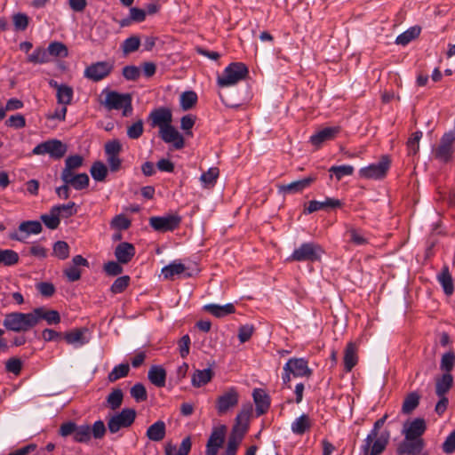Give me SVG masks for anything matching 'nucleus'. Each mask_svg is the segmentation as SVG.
Returning <instances> with one entry per match:
<instances>
[{"mask_svg": "<svg viewBox=\"0 0 455 455\" xmlns=\"http://www.w3.org/2000/svg\"><path fill=\"white\" fill-rule=\"evenodd\" d=\"M252 413V405H243L240 412L235 417V423L228 436L227 446L221 455H236L237 450L248 431L249 421Z\"/></svg>", "mask_w": 455, "mask_h": 455, "instance_id": "1", "label": "nucleus"}, {"mask_svg": "<svg viewBox=\"0 0 455 455\" xmlns=\"http://www.w3.org/2000/svg\"><path fill=\"white\" fill-rule=\"evenodd\" d=\"M387 417V414H385L374 423L372 429L362 445L363 455H379L386 449L390 434L388 431L379 434V430L385 424Z\"/></svg>", "mask_w": 455, "mask_h": 455, "instance_id": "2", "label": "nucleus"}, {"mask_svg": "<svg viewBox=\"0 0 455 455\" xmlns=\"http://www.w3.org/2000/svg\"><path fill=\"white\" fill-rule=\"evenodd\" d=\"M3 324L9 331L21 332L35 327L36 321L33 311L30 313L12 312L5 315Z\"/></svg>", "mask_w": 455, "mask_h": 455, "instance_id": "3", "label": "nucleus"}, {"mask_svg": "<svg viewBox=\"0 0 455 455\" xmlns=\"http://www.w3.org/2000/svg\"><path fill=\"white\" fill-rule=\"evenodd\" d=\"M248 73V68L243 63L233 62L224 69L221 76H218L217 84L220 87L233 86L243 80Z\"/></svg>", "mask_w": 455, "mask_h": 455, "instance_id": "4", "label": "nucleus"}, {"mask_svg": "<svg viewBox=\"0 0 455 455\" xmlns=\"http://www.w3.org/2000/svg\"><path fill=\"white\" fill-rule=\"evenodd\" d=\"M108 110H123L124 116H129L132 112V96L129 93H119L115 91H107L102 102Z\"/></svg>", "mask_w": 455, "mask_h": 455, "instance_id": "5", "label": "nucleus"}, {"mask_svg": "<svg viewBox=\"0 0 455 455\" xmlns=\"http://www.w3.org/2000/svg\"><path fill=\"white\" fill-rule=\"evenodd\" d=\"M391 161L387 156H382L379 162L371 164L359 170V176L366 180L383 179L390 167Z\"/></svg>", "mask_w": 455, "mask_h": 455, "instance_id": "6", "label": "nucleus"}, {"mask_svg": "<svg viewBox=\"0 0 455 455\" xmlns=\"http://www.w3.org/2000/svg\"><path fill=\"white\" fill-rule=\"evenodd\" d=\"M68 148L59 140H49L36 146L32 153L33 155L48 154L53 159H60L67 153Z\"/></svg>", "mask_w": 455, "mask_h": 455, "instance_id": "7", "label": "nucleus"}, {"mask_svg": "<svg viewBox=\"0 0 455 455\" xmlns=\"http://www.w3.org/2000/svg\"><path fill=\"white\" fill-rule=\"evenodd\" d=\"M136 411L134 409L125 408L119 413L111 417L108 421V427L110 433L115 434L123 427H130L135 420Z\"/></svg>", "mask_w": 455, "mask_h": 455, "instance_id": "8", "label": "nucleus"}, {"mask_svg": "<svg viewBox=\"0 0 455 455\" xmlns=\"http://www.w3.org/2000/svg\"><path fill=\"white\" fill-rule=\"evenodd\" d=\"M239 402V393L235 387L228 388L223 394L216 399V410L220 416L228 413L230 410L236 407Z\"/></svg>", "mask_w": 455, "mask_h": 455, "instance_id": "9", "label": "nucleus"}, {"mask_svg": "<svg viewBox=\"0 0 455 455\" xmlns=\"http://www.w3.org/2000/svg\"><path fill=\"white\" fill-rule=\"evenodd\" d=\"M321 247L314 243H304L294 250L289 259L293 261H315L320 259Z\"/></svg>", "mask_w": 455, "mask_h": 455, "instance_id": "10", "label": "nucleus"}, {"mask_svg": "<svg viewBox=\"0 0 455 455\" xmlns=\"http://www.w3.org/2000/svg\"><path fill=\"white\" fill-rule=\"evenodd\" d=\"M180 222L181 218L175 214L151 217L149 219L150 226L158 232L172 231L180 226Z\"/></svg>", "mask_w": 455, "mask_h": 455, "instance_id": "11", "label": "nucleus"}, {"mask_svg": "<svg viewBox=\"0 0 455 455\" xmlns=\"http://www.w3.org/2000/svg\"><path fill=\"white\" fill-rule=\"evenodd\" d=\"M42 224L37 220L23 221L19 225L18 230L11 233L9 238L15 241L24 242L30 235H37L42 232Z\"/></svg>", "mask_w": 455, "mask_h": 455, "instance_id": "12", "label": "nucleus"}, {"mask_svg": "<svg viewBox=\"0 0 455 455\" xmlns=\"http://www.w3.org/2000/svg\"><path fill=\"white\" fill-rule=\"evenodd\" d=\"M113 65L108 61H99L88 66L84 76L92 81L99 82L107 77L112 71Z\"/></svg>", "mask_w": 455, "mask_h": 455, "instance_id": "13", "label": "nucleus"}, {"mask_svg": "<svg viewBox=\"0 0 455 455\" xmlns=\"http://www.w3.org/2000/svg\"><path fill=\"white\" fill-rule=\"evenodd\" d=\"M455 143V137L453 134L444 133L440 140L439 146L434 151L435 158L448 162L453 154V144Z\"/></svg>", "mask_w": 455, "mask_h": 455, "instance_id": "14", "label": "nucleus"}, {"mask_svg": "<svg viewBox=\"0 0 455 455\" xmlns=\"http://www.w3.org/2000/svg\"><path fill=\"white\" fill-rule=\"evenodd\" d=\"M291 371L294 377H310L312 370L304 358H291L283 366V371Z\"/></svg>", "mask_w": 455, "mask_h": 455, "instance_id": "15", "label": "nucleus"}, {"mask_svg": "<svg viewBox=\"0 0 455 455\" xmlns=\"http://www.w3.org/2000/svg\"><path fill=\"white\" fill-rule=\"evenodd\" d=\"M151 121L152 127H166L172 124V111L167 108H158L151 111L148 116Z\"/></svg>", "mask_w": 455, "mask_h": 455, "instance_id": "16", "label": "nucleus"}, {"mask_svg": "<svg viewBox=\"0 0 455 455\" xmlns=\"http://www.w3.org/2000/svg\"><path fill=\"white\" fill-rule=\"evenodd\" d=\"M159 134L165 143L172 144L176 149H181L185 145L183 136L172 124L162 127Z\"/></svg>", "mask_w": 455, "mask_h": 455, "instance_id": "17", "label": "nucleus"}, {"mask_svg": "<svg viewBox=\"0 0 455 455\" xmlns=\"http://www.w3.org/2000/svg\"><path fill=\"white\" fill-rule=\"evenodd\" d=\"M427 429L424 419L417 418L403 427V433L405 439L421 438Z\"/></svg>", "mask_w": 455, "mask_h": 455, "instance_id": "18", "label": "nucleus"}, {"mask_svg": "<svg viewBox=\"0 0 455 455\" xmlns=\"http://www.w3.org/2000/svg\"><path fill=\"white\" fill-rule=\"evenodd\" d=\"M424 448L422 438L405 439L399 444L397 452L399 454L417 455Z\"/></svg>", "mask_w": 455, "mask_h": 455, "instance_id": "19", "label": "nucleus"}, {"mask_svg": "<svg viewBox=\"0 0 455 455\" xmlns=\"http://www.w3.org/2000/svg\"><path fill=\"white\" fill-rule=\"evenodd\" d=\"M60 179L64 183L73 187L76 190H82L86 188L89 186V176L86 173H79L76 172L69 174H60Z\"/></svg>", "mask_w": 455, "mask_h": 455, "instance_id": "20", "label": "nucleus"}, {"mask_svg": "<svg viewBox=\"0 0 455 455\" xmlns=\"http://www.w3.org/2000/svg\"><path fill=\"white\" fill-rule=\"evenodd\" d=\"M114 253L119 263L127 264L134 257L136 250L132 243L123 242L116 247Z\"/></svg>", "mask_w": 455, "mask_h": 455, "instance_id": "21", "label": "nucleus"}, {"mask_svg": "<svg viewBox=\"0 0 455 455\" xmlns=\"http://www.w3.org/2000/svg\"><path fill=\"white\" fill-rule=\"evenodd\" d=\"M49 84L57 91V101L59 104L69 105L73 99V89L66 84H59L55 80H51Z\"/></svg>", "mask_w": 455, "mask_h": 455, "instance_id": "22", "label": "nucleus"}, {"mask_svg": "<svg viewBox=\"0 0 455 455\" xmlns=\"http://www.w3.org/2000/svg\"><path fill=\"white\" fill-rule=\"evenodd\" d=\"M315 180L316 177L315 175H310L305 179L291 182L287 185L280 186L279 190L287 194L299 193L308 188Z\"/></svg>", "mask_w": 455, "mask_h": 455, "instance_id": "23", "label": "nucleus"}, {"mask_svg": "<svg viewBox=\"0 0 455 455\" xmlns=\"http://www.w3.org/2000/svg\"><path fill=\"white\" fill-rule=\"evenodd\" d=\"M339 132V127H325L310 137V142L320 147L324 141L333 140Z\"/></svg>", "mask_w": 455, "mask_h": 455, "instance_id": "24", "label": "nucleus"}, {"mask_svg": "<svg viewBox=\"0 0 455 455\" xmlns=\"http://www.w3.org/2000/svg\"><path fill=\"white\" fill-rule=\"evenodd\" d=\"M253 400L256 404V412L258 416H260L267 412L270 406V399L267 393L260 388L254 389Z\"/></svg>", "mask_w": 455, "mask_h": 455, "instance_id": "25", "label": "nucleus"}, {"mask_svg": "<svg viewBox=\"0 0 455 455\" xmlns=\"http://www.w3.org/2000/svg\"><path fill=\"white\" fill-rule=\"evenodd\" d=\"M344 367L347 372L352 371V369L356 365L358 362L357 356V346L354 342H349L347 344L346 348L344 350Z\"/></svg>", "mask_w": 455, "mask_h": 455, "instance_id": "26", "label": "nucleus"}, {"mask_svg": "<svg viewBox=\"0 0 455 455\" xmlns=\"http://www.w3.org/2000/svg\"><path fill=\"white\" fill-rule=\"evenodd\" d=\"M36 324L41 319L45 320L49 324H55L60 322V316L56 310H46L44 307H36L33 310Z\"/></svg>", "mask_w": 455, "mask_h": 455, "instance_id": "27", "label": "nucleus"}, {"mask_svg": "<svg viewBox=\"0 0 455 455\" xmlns=\"http://www.w3.org/2000/svg\"><path fill=\"white\" fill-rule=\"evenodd\" d=\"M166 435V425L163 420H157L147 430V437L153 442L162 441Z\"/></svg>", "mask_w": 455, "mask_h": 455, "instance_id": "28", "label": "nucleus"}, {"mask_svg": "<svg viewBox=\"0 0 455 455\" xmlns=\"http://www.w3.org/2000/svg\"><path fill=\"white\" fill-rule=\"evenodd\" d=\"M342 203L339 200L327 197L323 202L315 200L310 201L304 212L305 213H312L327 207L337 208L340 207Z\"/></svg>", "mask_w": 455, "mask_h": 455, "instance_id": "29", "label": "nucleus"}, {"mask_svg": "<svg viewBox=\"0 0 455 455\" xmlns=\"http://www.w3.org/2000/svg\"><path fill=\"white\" fill-rule=\"evenodd\" d=\"M148 379L156 387H163L165 386L166 371L159 365H153L148 373Z\"/></svg>", "mask_w": 455, "mask_h": 455, "instance_id": "30", "label": "nucleus"}, {"mask_svg": "<svg viewBox=\"0 0 455 455\" xmlns=\"http://www.w3.org/2000/svg\"><path fill=\"white\" fill-rule=\"evenodd\" d=\"M453 384V377L451 373H443L435 379V394L438 396H445Z\"/></svg>", "mask_w": 455, "mask_h": 455, "instance_id": "31", "label": "nucleus"}, {"mask_svg": "<svg viewBox=\"0 0 455 455\" xmlns=\"http://www.w3.org/2000/svg\"><path fill=\"white\" fill-rule=\"evenodd\" d=\"M204 310L219 318L233 314L235 311L234 305L231 303L226 304L224 306L217 304H207L204 307Z\"/></svg>", "mask_w": 455, "mask_h": 455, "instance_id": "32", "label": "nucleus"}, {"mask_svg": "<svg viewBox=\"0 0 455 455\" xmlns=\"http://www.w3.org/2000/svg\"><path fill=\"white\" fill-rule=\"evenodd\" d=\"M437 280L441 283L446 295L450 296L453 293V280L447 266H444L442 271L437 275Z\"/></svg>", "mask_w": 455, "mask_h": 455, "instance_id": "33", "label": "nucleus"}, {"mask_svg": "<svg viewBox=\"0 0 455 455\" xmlns=\"http://www.w3.org/2000/svg\"><path fill=\"white\" fill-rule=\"evenodd\" d=\"M86 329H74L64 334L66 342L69 345L83 346L87 343V339L84 337Z\"/></svg>", "mask_w": 455, "mask_h": 455, "instance_id": "34", "label": "nucleus"}, {"mask_svg": "<svg viewBox=\"0 0 455 455\" xmlns=\"http://www.w3.org/2000/svg\"><path fill=\"white\" fill-rule=\"evenodd\" d=\"M213 377V371L211 369L196 370L192 376V385L196 387H201L209 383Z\"/></svg>", "mask_w": 455, "mask_h": 455, "instance_id": "35", "label": "nucleus"}, {"mask_svg": "<svg viewBox=\"0 0 455 455\" xmlns=\"http://www.w3.org/2000/svg\"><path fill=\"white\" fill-rule=\"evenodd\" d=\"M227 427L224 425L214 427L210 435V437L207 441L209 446H215L218 448L222 447L225 442Z\"/></svg>", "mask_w": 455, "mask_h": 455, "instance_id": "36", "label": "nucleus"}, {"mask_svg": "<svg viewBox=\"0 0 455 455\" xmlns=\"http://www.w3.org/2000/svg\"><path fill=\"white\" fill-rule=\"evenodd\" d=\"M186 267L184 264L173 261L162 268V275L164 279L172 280L175 275L185 273Z\"/></svg>", "mask_w": 455, "mask_h": 455, "instance_id": "37", "label": "nucleus"}, {"mask_svg": "<svg viewBox=\"0 0 455 455\" xmlns=\"http://www.w3.org/2000/svg\"><path fill=\"white\" fill-rule=\"evenodd\" d=\"M311 420L307 414H302L291 424V431L296 435H303L311 427Z\"/></svg>", "mask_w": 455, "mask_h": 455, "instance_id": "38", "label": "nucleus"}, {"mask_svg": "<svg viewBox=\"0 0 455 455\" xmlns=\"http://www.w3.org/2000/svg\"><path fill=\"white\" fill-rule=\"evenodd\" d=\"M346 235L349 236L348 242L355 245H365L369 243V239L364 235L363 232L354 227H349Z\"/></svg>", "mask_w": 455, "mask_h": 455, "instance_id": "39", "label": "nucleus"}, {"mask_svg": "<svg viewBox=\"0 0 455 455\" xmlns=\"http://www.w3.org/2000/svg\"><path fill=\"white\" fill-rule=\"evenodd\" d=\"M420 396L416 392L410 393L403 400L402 406V412L403 414H410L412 412L419 403Z\"/></svg>", "mask_w": 455, "mask_h": 455, "instance_id": "40", "label": "nucleus"}, {"mask_svg": "<svg viewBox=\"0 0 455 455\" xmlns=\"http://www.w3.org/2000/svg\"><path fill=\"white\" fill-rule=\"evenodd\" d=\"M84 158L79 155L70 156L65 160V167L61 174H69L75 172L76 170L83 165Z\"/></svg>", "mask_w": 455, "mask_h": 455, "instance_id": "41", "label": "nucleus"}, {"mask_svg": "<svg viewBox=\"0 0 455 455\" xmlns=\"http://www.w3.org/2000/svg\"><path fill=\"white\" fill-rule=\"evenodd\" d=\"M91 439V426L87 424L77 425L75 435L73 436V440L76 443H88Z\"/></svg>", "mask_w": 455, "mask_h": 455, "instance_id": "42", "label": "nucleus"}, {"mask_svg": "<svg viewBox=\"0 0 455 455\" xmlns=\"http://www.w3.org/2000/svg\"><path fill=\"white\" fill-rule=\"evenodd\" d=\"M19 254L10 249H0V265L10 267L19 262Z\"/></svg>", "mask_w": 455, "mask_h": 455, "instance_id": "43", "label": "nucleus"}, {"mask_svg": "<svg viewBox=\"0 0 455 455\" xmlns=\"http://www.w3.org/2000/svg\"><path fill=\"white\" fill-rule=\"evenodd\" d=\"M130 371V365L128 363H120L113 368L108 373V379L109 382H116V380L126 377Z\"/></svg>", "mask_w": 455, "mask_h": 455, "instance_id": "44", "label": "nucleus"}, {"mask_svg": "<svg viewBox=\"0 0 455 455\" xmlns=\"http://www.w3.org/2000/svg\"><path fill=\"white\" fill-rule=\"evenodd\" d=\"M419 33H420V28L412 27V28L407 29L406 31H404L403 33H402L401 35H399L395 39V43L397 44L406 45L411 41H412L413 39L418 37Z\"/></svg>", "mask_w": 455, "mask_h": 455, "instance_id": "45", "label": "nucleus"}, {"mask_svg": "<svg viewBox=\"0 0 455 455\" xmlns=\"http://www.w3.org/2000/svg\"><path fill=\"white\" fill-rule=\"evenodd\" d=\"M219 175V169L217 167H212L201 175L200 180L204 184V188H212L215 185Z\"/></svg>", "mask_w": 455, "mask_h": 455, "instance_id": "46", "label": "nucleus"}, {"mask_svg": "<svg viewBox=\"0 0 455 455\" xmlns=\"http://www.w3.org/2000/svg\"><path fill=\"white\" fill-rule=\"evenodd\" d=\"M56 210L57 209H53L52 207L48 214H43L41 216V220L44 224L52 230L56 229L60 223V216L56 212Z\"/></svg>", "mask_w": 455, "mask_h": 455, "instance_id": "47", "label": "nucleus"}, {"mask_svg": "<svg viewBox=\"0 0 455 455\" xmlns=\"http://www.w3.org/2000/svg\"><path fill=\"white\" fill-rule=\"evenodd\" d=\"M90 172L95 180L103 181L107 177L108 168L103 163L97 161L93 163Z\"/></svg>", "mask_w": 455, "mask_h": 455, "instance_id": "48", "label": "nucleus"}, {"mask_svg": "<svg viewBox=\"0 0 455 455\" xmlns=\"http://www.w3.org/2000/svg\"><path fill=\"white\" fill-rule=\"evenodd\" d=\"M455 364V353L453 351H449L444 353L441 358L440 362V369L444 373H451Z\"/></svg>", "mask_w": 455, "mask_h": 455, "instance_id": "49", "label": "nucleus"}, {"mask_svg": "<svg viewBox=\"0 0 455 455\" xmlns=\"http://www.w3.org/2000/svg\"><path fill=\"white\" fill-rule=\"evenodd\" d=\"M53 209H57L56 212L60 218H69L77 212L76 204L69 202L67 204H59L53 206Z\"/></svg>", "mask_w": 455, "mask_h": 455, "instance_id": "50", "label": "nucleus"}, {"mask_svg": "<svg viewBox=\"0 0 455 455\" xmlns=\"http://www.w3.org/2000/svg\"><path fill=\"white\" fill-rule=\"evenodd\" d=\"M124 399L123 391L119 388L113 389V391L108 395L107 403L112 410L118 409Z\"/></svg>", "mask_w": 455, "mask_h": 455, "instance_id": "51", "label": "nucleus"}, {"mask_svg": "<svg viewBox=\"0 0 455 455\" xmlns=\"http://www.w3.org/2000/svg\"><path fill=\"white\" fill-rule=\"evenodd\" d=\"M197 101V95L193 91H188L180 95V106L182 109L188 110L192 108Z\"/></svg>", "mask_w": 455, "mask_h": 455, "instance_id": "52", "label": "nucleus"}, {"mask_svg": "<svg viewBox=\"0 0 455 455\" xmlns=\"http://www.w3.org/2000/svg\"><path fill=\"white\" fill-rule=\"evenodd\" d=\"M422 138V132L417 131L413 132L407 141V148L409 155H416L419 149V141Z\"/></svg>", "mask_w": 455, "mask_h": 455, "instance_id": "53", "label": "nucleus"}, {"mask_svg": "<svg viewBox=\"0 0 455 455\" xmlns=\"http://www.w3.org/2000/svg\"><path fill=\"white\" fill-rule=\"evenodd\" d=\"M52 253L60 259H66L69 256V245L65 241H58L53 244Z\"/></svg>", "mask_w": 455, "mask_h": 455, "instance_id": "54", "label": "nucleus"}, {"mask_svg": "<svg viewBox=\"0 0 455 455\" xmlns=\"http://www.w3.org/2000/svg\"><path fill=\"white\" fill-rule=\"evenodd\" d=\"M47 52L50 55L55 57H67L68 54V48L66 45L60 42H52L49 44L47 48Z\"/></svg>", "mask_w": 455, "mask_h": 455, "instance_id": "55", "label": "nucleus"}, {"mask_svg": "<svg viewBox=\"0 0 455 455\" xmlns=\"http://www.w3.org/2000/svg\"><path fill=\"white\" fill-rule=\"evenodd\" d=\"M130 280L129 275H123L116 278L110 287L111 292L114 294L122 293L129 286Z\"/></svg>", "mask_w": 455, "mask_h": 455, "instance_id": "56", "label": "nucleus"}, {"mask_svg": "<svg viewBox=\"0 0 455 455\" xmlns=\"http://www.w3.org/2000/svg\"><path fill=\"white\" fill-rule=\"evenodd\" d=\"M140 45V39L137 36H132L125 39L122 44V49L124 54H129L139 49Z\"/></svg>", "mask_w": 455, "mask_h": 455, "instance_id": "57", "label": "nucleus"}, {"mask_svg": "<svg viewBox=\"0 0 455 455\" xmlns=\"http://www.w3.org/2000/svg\"><path fill=\"white\" fill-rule=\"evenodd\" d=\"M28 61L35 64L45 63L48 61V52L43 48H36L31 54L28 55Z\"/></svg>", "mask_w": 455, "mask_h": 455, "instance_id": "58", "label": "nucleus"}, {"mask_svg": "<svg viewBox=\"0 0 455 455\" xmlns=\"http://www.w3.org/2000/svg\"><path fill=\"white\" fill-rule=\"evenodd\" d=\"M22 370V362L20 358L12 357L8 359L5 363V371L7 372L12 373L16 376L20 374Z\"/></svg>", "mask_w": 455, "mask_h": 455, "instance_id": "59", "label": "nucleus"}, {"mask_svg": "<svg viewBox=\"0 0 455 455\" xmlns=\"http://www.w3.org/2000/svg\"><path fill=\"white\" fill-rule=\"evenodd\" d=\"M329 172H333L336 179L340 180L344 176L352 175L354 172V167L351 165L331 166Z\"/></svg>", "mask_w": 455, "mask_h": 455, "instance_id": "60", "label": "nucleus"}, {"mask_svg": "<svg viewBox=\"0 0 455 455\" xmlns=\"http://www.w3.org/2000/svg\"><path fill=\"white\" fill-rule=\"evenodd\" d=\"M5 125L14 129H20L26 126V119L21 114L12 115L5 121Z\"/></svg>", "mask_w": 455, "mask_h": 455, "instance_id": "61", "label": "nucleus"}, {"mask_svg": "<svg viewBox=\"0 0 455 455\" xmlns=\"http://www.w3.org/2000/svg\"><path fill=\"white\" fill-rule=\"evenodd\" d=\"M131 395L137 402H143L148 398L147 390L141 383H137L131 388Z\"/></svg>", "mask_w": 455, "mask_h": 455, "instance_id": "62", "label": "nucleus"}, {"mask_svg": "<svg viewBox=\"0 0 455 455\" xmlns=\"http://www.w3.org/2000/svg\"><path fill=\"white\" fill-rule=\"evenodd\" d=\"M13 25L17 30H25L29 22V18L25 13H16L12 17Z\"/></svg>", "mask_w": 455, "mask_h": 455, "instance_id": "63", "label": "nucleus"}, {"mask_svg": "<svg viewBox=\"0 0 455 455\" xmlns=\"http://www.w3.org/2000/svg\"><path fill=\"white\" fill-rule=\"evenodd\" d=\"M442 449L446 454H452L455 451V430L446 437L442 445Z\"/></svg>", "mask_w": 455, "mask_h": 455, "instance_id": "64", "label": "nucleus"}]
</instances>
